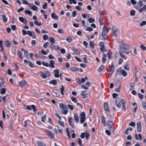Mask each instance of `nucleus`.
<instances>
[{
    "instance_id": "nucleus-1",
    "label": "nucleus",
    "mask_w": 146,
    "mask_h": 146,
    "mask_svg": "<svg viewBox=\"0 0 146 146\" xmlns=\"http://www.w3.org/2000/svg\"><path fill=\"white\" fill-rule=\"evenodd\" d=\"M121 102L122 106V109L123 111H125V106L126 105V101L123 99H121V100L119 98H117L115 101V103L116 106L119 108L121 107L120 102Z\"/></svg>"
},
{
    "instance_id": "nucleus-2",
    "label": "nucleus",
    "mask_w": 146,
    "mask_h": 146,
    "mask_svg": "<svg viewBox=\"0 0 146 146\" xmlns=\"http://www.w3.org/2000/svg\"><path fill=\"white\" fill-rule=\"evenodd\" d=\"M122 45H123V46H124V47H120V50H119V54L120 56L121 57H122V58L125 59H126V57L125 56V55L122 53V52H123V49H125L127 50H128L129 49V47L127 44H125V43L124 42H122Z\"/></svg>"
},
{
    "instance_id": "nucleus-3",
    "label": "nucleus",
    "mask_w": 146,
    "mask_h": 146,
    "mask_svg": "<svg viewBox=\"0 0 146 146\" xmlns=\"http://www.w3.org/2000/svg\"><path fill=\"white\" fill-rule=\"evenodd\" d=\"M59 106L61 110L62 113L64 115L67 114L68 112V109L66 105L63 104L61 103L60 104Z\"/></svg>"
},
{
    "instance_id": "nucleus-4",
    "label": "nucleus",
    "mask_w": 146,
    "mask_h": 146,
    "mask_svg": "<svg viewBox=\"0 0 146 146\" xmlns=\"http://www.w3.org/2000/svg\"><path fill=\"white\" fill-rule=\"evenodd\" d=\"M26 109L29 110H32L33 109L34 112L36 113L37 111L36 106L34 105L27 106Z\"/></svg>"
},
{
    "instance_id": "nucleus-5",
    "label": "nucleus",
    "mask_w": 146,
    "mask_h": 146,
    "mask_svg": "<svg viewBox=\"0 0 146 146\" xmlns=\"http://www.w3.org/2000/svg\"><path fill=\"white\" fill-rule=\"evenodd\" d=\"M44 131L47 136H49L50 138L52 139L54 138V134L51 131L48 130H44Z\"/></svg>"
},
{
    "instance_id": "nucleus-6",
    "label": "nucleus",
    "mask_w": 146,
    "mask_h": 146,
    "mask_svg": "<svg viewBox=\"0 0 146 146\" xmlns=\"http://www.w3.org/2000/svg\"><path fill=\"white\" fill-rule=\"evenodd\" d=\"M117 72L119 73L121 72V74L124 77H126L127 75V73L124 70H122L121 68H119L117 70Z\"/></svg>"
},
{
    "instance_id": "nucleus-7",
    "label": "nucleus",
    "mask_w": 146,
    "mask_h": 146,
    "mask_svg": "<svg viewBox=\"0 0 146 146\" xmlns=\"http://www.w3.org/2000/svg\"><path fill=\"white\" fill-rule=\"evenodd\" d=\"M107 123L108 125L111 129L110 130L114 132V130L112 127V126L113 124V122L110 120H109L107 121Z\"/></svg>"
},
{
    "instance_id": "nucleus-8",
    "label": "nucleus",
    "mask_w": 146,
    "mask_h": 146,
    "mask_svg": "<svg viewBox=\"0 0 146 146\" xmlns=\"http://www.w3.org/2000/svg\"><path fill=\"white\" fill-rule=\"evenodd\" d=\"M80 95L84 98H86L88 96V91L85 90L82 91Z\"/></svg>"
},
{
    "instance_id": "nucleus-9",
    "label": "nucleus",
    "mask_w": 146,
    "mask_h": 146,
    "mask_svg": "<svg viewBox=\"0 0 146 146\" xmlns=\"http://www.w3.org/2000/svg\"><path fill=\"white\" fill-rule=\"evenodd\" d=\"M100 46L101 47L100 48V50L102 52H103L104 51H106V50H105L104 44V42H100Z\"/></svg>"
},
{
    "instance_id": "nucleus-10",
    "label": "nucleus",
    "mask_w": 146,
    "mask_h": 146,
    "mask_svg": "<svg viewBox=\"0 0 146 146\" xmlns=\"http://www.w3.org/2000/svg\"><path fill=\"white\" fill-rule=\"evenodd\" d=\"M117 29L115 27H112V32L113 35L115 36H117Z\"/></svg>"
},
{
    "instance_id": "nucleus-11",
    "label": "nucleus",
    "mask_w": 146,
    "mask_h": 146,
    "mask_svg": "<svg viewBox=\"0 0 146 146\" xmlns=\"http://www.w3.org/2000/svg\"><path fill=\"white\" fill-rule=\"evenodd\" d=\"M142 129L141 125L140 122L137 123V130L138 132H141Z\"/></svg>"
},
{
    "instance_id": "nucleus-12",
    "label": "nucleus",
    "mask_w": 146,
    "mask_h": 146,
    "mask_svg": "<svg viewBox=\"0 0 146 146\" xmlns=\"http://www.w3.org/2000/svg\"><path fill=\"white\" fill-rule=\"evenodd\" d=\"M19 20L23 23L26 24L27 23V20L26 18H24L22 17H19Z\"/></svg>"
},
{
    "instance_id": "nucleus-13",
    "label": "nucleus",
    "mask_w": 146,
    "mask_h": 146,
    "mask_svg": "<svg viewBox=\"0 0 146 146\" xmlns=\"http://www.w3.org/2000/svg\"><path fill=\"white\" fill-rule=\"evenodd\" d=\"M104 109L105 110L109 113L110 112V111L108 107V104L107 102H105L104 103Z\"/></svg>"
},
{
    "instance_id": "nucleus-14",
    "label": "nucleus",
    "mask_w": 146,
    "mask_h": 146,
    "mask_svg": "<svg viewBox=\"0 0 146 146\" xmlns=\"http://www.w3.org/2000/svg\"><path fill=\"white\" fill-rule=\"evenodd\" d=\"M68 119L69 125L71 126L72 128H74V123H72V119L71 117H68Z\"/></svg>"
},
{
    "instance_id": "nucleus-15",
    "label": "nucleus",
    "mask_w": 146,
    "mask_h": 146,
    "mask_svg": "<svg viewBox=\"0 0 146 146\" xmlns=\"http://www.w3.org/2000/svg\"><path fill=\"white\" fill-rule=\"evenodd\" d=\"M74 118L75 122L76 123H78L79 122V119L78 115V114L77 113H75L74 115Z\"/></svg>"
},
{
    "instance_id": "nucleus-16",
    "label": "nucleus",
    "mask_w": 146,
    "mask_h": 146,
    "mask_svg": "<svg viewBox=\"0 0 146 146\" xmlns=\"http://www.w3.org/2000/svg\"><path fill=\"white\" fill-rule=\"evenodd\" d=\"M27 82L25 80H22L19 83V85L21 88H22L24 85L26 84Z\"/></svg>"
},
{
    "instance_id": "nucleus-17",
    "label": "nucleus",
    "mask_w": 146,
    "mask_h": 146,
    "mask_svg": "<svg viewBox=\"0 0 146 146\" xmlns=\"http://www.w3.org/2000/svg\"><path fill=\"white\" fill-rule=\"evenodd\" d=\"M54 72V76L56 78H58L60 77V75H59V71L58 70H55Z\"/></svg>"
},
{
    "instance_id": "nucleus-18",
    "label": "nucleus",
    "mask_w": 146,
    "mask_h": 146,
    "mask_svg": "<svg viewBox=\"0 0 146 146\" xmlns=\"http://www.w3.org/2000/svg\"><path fill=\"white\" fill-rule=\"evenodd\" d=\"M102 36L104 40H106L108 39V36L107 33L102 32Z\"/></svg>"
},
{
    "instance_id": "nucleus-19",
    "label": "nucleus",
    "mask_w": 146,
    "mask_h": 146,
    "mask_svg": "<svg viewBox=\"0 0 146 146\" xmlns=\"http://www.w3.org/2000/svg\"><path fill=\"white\" fill-rule=\"evenodd\" d=\"M50 64L49 65V67L52 68H54L55 67L54 64L55 62L53 60H51L50 61Z\"/></svg>"
},
{
    "instance_id": "nucleus-20",
    "label": "nucleus",
    "mask_w": 146,
    "mask_h": 146,
    "mask_svg": "<svg viewBox=\"0 0 146 146\" xmlns=\"http://www.w3.org/2000/svg\"><path fill=\"white\" fill-rule=\"evenodd\" d=\"M102 123L104 126H106V123L105 118L103 115H102Z\"/></svg>"
},
{
    "instance_id": "nucleus-21",
    "label": "nucleus",
    "mask_w": 146,
    "mask_h": 146,
    "mask_svg": "<svg viewBox=\"0 0 146 146\" xmlns=\"http://www.w3.org/2000/svg\"><path fill=\"white\" fill-rule=\"evenodd\" d=\"M72 50H73L74 52L75 53L80 54V51L76 48L72 47Z\"/></svg>"
},
{
    "instance_id": "nucleus-22",
    "label": "nucleus",
    "mask_w": 146,
    "mask_h": 146,
    "mask_svg": "<svg viewBox=\"0 0 146 146\" xmlns=\"http://www.w3.org/2000/svg\"><path fill=\"white\" fill-rule=\"evenodd\" d=\"M49 83L50 84H52L54 85H55L57 84V82L56 80L54 79L50 81L49 82Z\"/></svg>"
},
{
    "instance_id": "nucleus-23",
    "label": "nucleus",
    "mask_w": 146,
    "mask_h": 146,
    "mask_svg": "<svg viewBox=\"0 0 146 146\" xmlns=\"http://www.w3.org/2000/svg\"><path fill=\"white\" fill-rule=\"evenodd\" d=\"M102 62L104 64L105 63L106 60V54H103V56L102 58Z\"/></svg>"
},
{
    "instance_id": "nucleus-24",
    "label": "nucleus",
    "mask_w": 146,
    "mask_h": 146,
    "mask_svg": "<svg viewBox=\"0 0 146 146\" xmlns=\"http://www.w3.org/2000/svg\"><path fill=\"white\" fill-rule=\"evenodd\" d=\"M37 144L38 146H46V144L41 141H38Z\"/></svg>"
},
{
    "instance_id": "nucleus-25",
    "label": "nucleus",
    "mask_w": 146,
    "mask_h": 146,
    "mask_svg": "<svg viewBox=\"0 0 146 146\" xmlns=\"http://www.w3.org/2000/svg\"><path fill=\"white\" fill-rule=\"evenodd\" d=\"M102 31V32L106 33H108L109 31L108 29L105 26H104Z\"/></svg>"
},
{
    "instance_id": "nucleus-26",
    "label": "nucleus",
    "mask_w": 146,
    "mask_h": 146,
    "mask_svg": "<svg viewBox=\"0 0 146 146\" xmlns=\"http://www.w3.org/2000/svg\"><path fill=\"white\" fill-rule=\"evenodd\" d=\"M70 70L72 72H77L78 71V69L76 67H72L70 68Z\"/></svg>"
},
{
    "instance_id": "nucleus-27",
    "label": "nucleus",
    "mask_w": 146,
    "mask_h": 146,
    "mask_svg": "<svg viewBox=\"0 0 146 146\" xmlns=\"http://www.w3.org/2000/svg\"><path fill=\"white\" fill-rule=\"evenodd\" d=\"M51 16L52 19L55 20H57L58 19V16L56 15L54 13H53L51 14Z\"/></svg>"
},
{
    "instance_id": "nucleus-28",
    "label": "nucleus",
    "mask_w": 146,
    "mask_h": 146,
    "mask_svg": "<svg viewBox=\"0 0 146 146\" xmlns=\"http://www.w3.org/2000/svg\"><path fill=\"white\" fill-rule=\"evenodd\" d=\"M124 68L127 71H128L130 69V66L129 64H126L124 66Z\"/></svg>"
},
{
    "instance_id": "nucleus-29",
    "label": "nucleus",
    "mask_w": 146,
    "mask_h": 146,
    "mask_svg": "<svg viewBox=\"0 0 146 146\" xmlns=\"http://www.w3.org/2000/svg\"><path fill=\"white\" fill-rule=\"evenodd\" d=\"M40 76L41 77L44 79L46 78L47 77L46 75L42 71L40 72Z\"/></svg>"
},
{
    "instance_id": "nucleus-30",
    "label": "nucleus",
    "mask_w": 146,
    "mask_h": 146,
    "mask_svg": "<svg viewBox=\"0 0 146 146\" xmlns=\"http://www.w3.org/2000/svg\"><path fill=\"white\" fill-rule=\"evenodd\" d=\"M5 42L6 45L7 47H10L11 46V44L10 42L8 40H5Z\"/></svg>"
},
{
    "instance_id": "nucleus-31",
    "label": "nucleus",
    "mask_w": 146,
    "mask_h": 146,
    "mask_svg": "<svg viewBox=\"0 0 146 146\" xmlns=\"http://www.w3.org/2000/svg\"><path fill=\"white\" fill-rule=\"evenodd\" d=\"M25 14L29 15L30 16H31L32 15V12L30 10H25Z\"/></svg>"
},
{
    "instance_id": "nucleus-32",
    "label": "nucleus",
    "mask_w": 146,
    "mask_h": 146,
    "mask_svg": "<svg viewBox=\"0 0 146 146\" xmlns=\"http://www.w3.org/2000/svg\"><path fill=\"white\" fill-rule=\"evenodd\" d=\"M66 40L68 43H71L72 41V38L70 36H68L66 38Z\"/></svg>"
},
{
    "instance_id": "nucleus-33",
    "label": "nucleus",
    "mask_w": 146,
    "mask_h": 146,
    "mask_svg": "<svg viewBox=\"0 0 146 146\" xmlns=\"http://www.w3.org/2000/svg\"><path fill=\"white\" fill-rule=\"evenodd\" d=\"M49 41L50 43L54 44L55 42V39L53 37H50L49 39Z\"/></svg>"
},
{
    "instance_id": "nucleus-34",
    "label": "nucleus",
    "mask_w": 146,
    "mask_h": 146,
    "mask_svg": "<svg viewBox=\"0 0 146 146\" xmlns=\"http://www.w3.org/2000/svg\"><path fill=\"white\" fill-rule=\"evenodd\" d=\"M50 48L52 50H56V47L53 44H51L50 45Z\"/></svg>"
},
{
    "instance_id": "nucleus-35",
    "label": "nucleus",
    "mask_w": 146,
    "mask_h": 146,
    "mask_svg": "<svg viewBox=\"0 0 146 146\" xmlns=\"http://www.w3.org/2000/svg\"><path fill=\"white\" fill-rule=\"evenodd\" d=\"M115 67L113 65L111 66V68L110 71V72H111V74H112L114 72L115 70Z\"/></svg>"
},
{
    "instance_id": "nucleus-36",
    "label": "nucleus",
    "mask_w": 146,
    "mask_h": 146,
    "mask_svg": "<svg viewBox=\"0 0 146 146\" xmlns=\"http://www.w3.org/2000/svg\"><path fill=\"white\" fill-rule=\"evenodd\" d=\"M143 11H146V5H145L142 8L139 9V10L140 13H141Z\"/></svg>"
},
{
    "instance_id": "nucleus-37",
    "label": "nucleus",
    "mask_w": 146,
    "mask_h": 146,
    "mask_svg": "<svg viewBox=\"0 0 146 146\" xmlns=\"http://www.w3.org/2000/svg\"><path fill=\"white\" fill-rule=\"evenodd\" d=\"M86 114L84 112H82L80 114V118H85Z\"/></svg>"
},
{
    "instance_id": "nucleus-38",
    "label": "nucleus",
    "mask_w": 146,
    "mask_h": 146,
    "mask_svg": "<svg viewBox=\"0 0 146 146\" xmlns=\"http://www.w3.org/2000/svg\"><path fill=\"white\" fill-rule=\"evenodd\" d=\"M38 9V7L35 5H33L31 6V9L35 11H36Z\"/></svg>"
},
{
    "instance_id": "nucleus-39",
    "label": "nucleus",
    "mask_w": 146,
    "mask_h": 146,
    "mask_svg": "<svg viewBox=\"0 0 146 146\" xmlns=\"http://www.w3.org/2000/svg\"><path fill=\"white\" fill-rule=\"evenodd\" d=\"M3 20L5 23H6L7 21V18L6 17V15H3L2 17Z\"/></svg>"
},
{
    "instance_id": "nucleus-40",
    "label": "nucleus",
    "mask_w": 146,
    "mask_h": 146,
    "mask_svg": "<svg viewBox=\"0 0 146 146\" xmlns=\"http://www.w3.org/2000/svg\"><path fill=\"white\" fill-rule=\"evenodd\" d=\"M3 41L2 40H0V47L1 52L3 51L4 50V48L3 46Z\"/></svg>"
},
{
    "instance_id": "nucleus-41",
    "label": "nucleus",
    "mask_w": 146,
    "mask_h": 146,
    "mask_svg": "<svg viewBox=\"0 0 146 146\" xmlns=\"http://www.w3.org/2000/svg\"><path fill=\"white\" fill-rule=\"evenodd\" d=\"M104 68V65H102L98 70V71L101 72L103 70Z\"/></svg>"
},
{
    "instance_id": "nucleus-42",
    "label": "nucleus",
    "mask_w": 146,
    "mask_h": 146,
    "mask_svg": "<svg viewBox=\"0 0 146 146\" xmlns=\"http://www.w3.org/2000/svg\"><path fill=\"white\" fill-rule=\"evenodd\" d=\"M18 55L19 56V57L21 59V60H23V58L22 57V54L21 51L18 50L17 51Z\"/></svg>"
},
{
    "instance_id": "nucleus-43",
    "label": "nucleus",
    "mask_w": 146,
    "mask_h": 146,
    "mask_svg": "<svg viewBox=\"0 0 146 146\" xmlns=\"http://www.w3.org/2000/svg\"><path fill=\"white\" fill-rule=\"evenodd\" d=\"M34 24L36 25H38L39 26H40L41 25V22H39L38 23L37 20H35L34 21Z\"/></svg>"
},
{
    "instance_id": "nucleus-44",
    "label": "nucleus",
    "mask_w": 146,
    "mask_h": 146,
    "mask_svg": "<svg viewBox=\"0 0 146 146\" xmlns=\"http://www.w3.org/2000/svg\"><path fill=\"white\" fill-rule=\"evenodd\" d=\"M53 92L54 94L55 95H56V96L57 98H59L60 96V92H55L54 91H53Z\"/></svg>"
},
{
    "instance_id": "nucleus-45",
    "label": "nucleus",
    "mask_w": 146,
    "mask_h": 146,
    "mask_svg": "<svg viewBox=\"0 0 146 146\" xmlns=\"http://www.w3.org/2000/svg\"><path fill=\"white\" fill-rule=\"evenodd\" d=\"M64 87L63 85H62L61 88L60 93L62 95H63L64 94Z\"/></svg>"
},
{
    "instance_id": "nucleus-46",
    "label": "nucleus",
    "mask_w": 146,
    "mask_h": 146,
    "mask_svg": "<svg viewBox=\"0 0 146 146\" xmlns=\"http://www.w3.org/2000/svg\"><path fill=\"white\" fill-rule=\"evenodd\" d=\"M142 105L143 108L144 110H146V102L143 101L142 103Z\"/></svg>"
},
{
    "instance_id": "nucleus-47",
    "label": "nucleus",
    "mask_w": 146,
    "mask_h": 146,
    "mask_svg": "<svg viewBox=\"0 0 146 146\" xmlns=\"http://www.w3.org/2000/svg\"><path fill=\"white\" fill-rule=\"evenodd\" d=\"M102 19L103 17H99V21L100 25H103Z\"/></svg>"
},
{
    "instance_id": "nucleus-48",
    "label": "nucleus",
    "mask_w": 146,
    "mask_h": 146,
    "mask_svg": "<svg viewBox=\"0 0 146 146\" xmlns=\"http://www.w3.org/2000/svg\"><path fill=\"white\" fill-rule=\"evenodd\" d=\"M70 4H72V3L75 4L77 3V1L75 0H69Z\"/></svg>"
},
{
    "instance_id": "nucleus-49",
    "label": "nucleus",
    "mask_w": 146,
    "mask_h": 146,
    "mask_svg": "<svg viewBox=\"0 0 146 146\" xmlns=\"http://www.w3.org/2000/svg\"><path fill=\"white\" fill-rule=\"evenodd\" d=\"M72 101L75 103H76L78 101V100L74 97H73L70 98Z\"/></svg>"
},
{
    "instance_id": "nucleus-50",
    "label": "nucleus",
    "mask_w": 146,
    "mask_h": 146,
    "mask_svg": "<svg viewBox=\"0 0 146 146\" xmlns=\"http://www.w3.org/2000/svg\"><path fill=\"white\" fill-rule=\"evenodd\" d=\"M88 21L90 23H91L95 22V20L94 19L90 18L88 19Z\"/></svg>"
},
{
    "instance_id": "nucleus-51",
    "label": "nucleus",
    "mask_w": 146,
    "mask_h": 146,
    "mask_svg": "<svg viewBox=\"0 0 146 146\" xmlns=\"http://www.w3.org/2000/svg\"><path fill=\"white\" fill-rule=\"evenodd\" d=\"M48 38V36L47 35H45L43 36V39L44 40H46Z\"/></svg>"
},
{
    "instance_id": "nucleus-52",
    "label": "nucleus",
    "mask_w": 146,
    "mask_h": 146,
    "mask_svg": "<svg viewBox=\"0 0 146 146\" xmlns=\"http://www.w3.org/2000/svg\"><path fill=\"white\" fill-rule=\"evenodd\" d=\"M42 64L44 66H45L46 67H48V66L49 67V64L47 62H42Z\"/></svg>"
},
{
    "instance_id": "nucleus-53",
    "label": "nucleus",
    "mask_w": 146,
    "mask_h": 146,
    "mask_svg": "<svg viewBox=\"0 0 146 146\" xmlns=\"http://www.w3.org/2000/svg\"><path fill=\"white\" fill-rule=\"evenodd\" d=\"M8 95H7L6 96H4L3 97L2 100H3V101L4 102H5L6 101L7 98V97H8Z\"/></svg>"
},
{
    "instance_id": "nucleus-54",
    "label": "nucleus",
    "mask_w": 146,
    "mask_h": 146,
    "mask_svg": "<svg viewBox=\"0 0 146 146\" xmlns=\"http://www.w3.org/2000/svg\"><path fill=\"white\" fill-rule=\"evenodd\" d=\"M78 143L80 145L83 146V145H82V140L80 138H79L78 139Z\"/></svg>"
},
{
    "instance_id": "nucleus-55",
    "label": "nucleus",
    "mask_w": 146,
    "mask_h": 146,
    "mask_svg": "<svg viewBox=\"0 0 146 146\" xmlns=\"http://www.w3.org/2000/svg\"><path fill=\"white\" fill-rule=\"evenodd\" d=\"M35 57L36 58H39L40 57V56H41V54L40 53H36L35 54Z\"/></svg>"
},
{
    "instance_id": "nucleus-56",
    "label": "nucleus",
    "mask_w": 146,
    "mask_h": 146,
    "mask_svg": "<svg viewBox=\"0 0 146 146\" xmlns=\"http://www.w3.org/2000/svg\"><path fill=\"white\" fill-rule=\"evenodd\" d=\"M140 47L141 49L143 51H145L146 50V47L143 45H141L140 46Z\"/></svg>"
},
{
    "instance_id": "nucleus-57",
    "label": "nucleus",
    "mask_w": 146,
    "mask_h": 146,
    "mask_svg": "<svg viewBox=\"0 0 146 146\" xmlns=\"http://www.w3.org/2000/svg\"><path fill=\"white\" fill-rule=\"evenodd\" d=\"M93 30V29L90 27H88L86 29V31H89V32H91Z\"/></svg>"
},
{
    "instance_id": "nucleus-58",
    "label": "nucleus",
    "mask_w": 146,
    "mask_h": 146,
    "mask_svg": "<svg viewBox=\"0 0 146 146\" xmlns=\"http://www.w3.org/2000/svg\"><path fill=\"white\" fill-rule=\"evenodd\" d=\"M24 54L26 57H28L29 56V53L26 50H24Z\"/></svg>"
},
{
    "instance_id": "nucleus-59",
    "label": "nucleus",
    "mask_w": 146,
    "mask_h": 146,
    "mask_svg": "<svg viewBox=\"0 0 146 146\" xmlns=\"http://www.w3.org/2000/svg\"><path fill=\"white\" fill-rule=\"evenodd\" d=\"M135 11L134 10H132L130 11V15L131 16L135 15Z\"/></svg>"
},
{
    "instance_id": "nucleus-60",
    "label": "nucleus",
    "mask_w": 146,
    "mask_h": 146,
    "mask_svg": "<svg viewBox=\"0 0 146 146\" xmlns=\"http://www.w3.org/2000/svg\"><path fill=\"white\" fill-rule=\"evenodd\" d=\"M85 120H86L85 118H80V123H81V124L83 123L84 122V121H85Z\"/></svg>"
},
{
    "instance_id": "nucleus-61",
    "label": "nucleus",
    "mask_w": 146,
    "mask_h": 146,
    "mask_svg": "<svg viewBox=\"0 0 146 146\" xmlns=\"http://www.w3.org/2000/svg\"><path fill=\"white\" fill-rule=\"evenodd\" d=\"M90 47L92 48H94V43L91 41L90 43Z\"/></svg>"
},
{
    "instance_id": "nucleus-62",
    "label": "nucleus",
    "mask_w": 146,
    "mask_h": 146,
    "mask_svg": "<svg viewBox=\"0 0 146 146\" xmlns=\"http://www.w3.org/2000/svg\"><path fill=\"white\" fill-rule=\"evenodd\" d=\"M46 115L45 114L43 115V116H42V121L43 122H44L45 120L46 119Z\"/></svg>"
},
{
    "instance_id": "nucleus-63",
    "label": "nucleus",
    "mask_w": 146,
    "mask_h": 146,
    "mask_svg": "<svg viewBox=\"0 0 146 146\" xmlns=\"http://www.w3.org/2000/svg\"><path fill=\"white\" fill-rule=\"evenodd\" d=\"M49 44V43L48 42H46L43 44V46L44 48H46Z\"/></svg>"
},
{
    "instance_id": "nucleus-64",
    "label": "nucleus",
    "mask_w": 146,
    "mask_h": 146,
    "mask_svg": "<svg viewBox=\"0 0 146 146\" xmlns=\"http://www.w3.org/2000/svg\"><path fill=\"white\" fill-rule=\"evenodd\" d=\"M146 24V21H143L140 23V25L142 27Z\"/></svg>"
}]
</instances>
